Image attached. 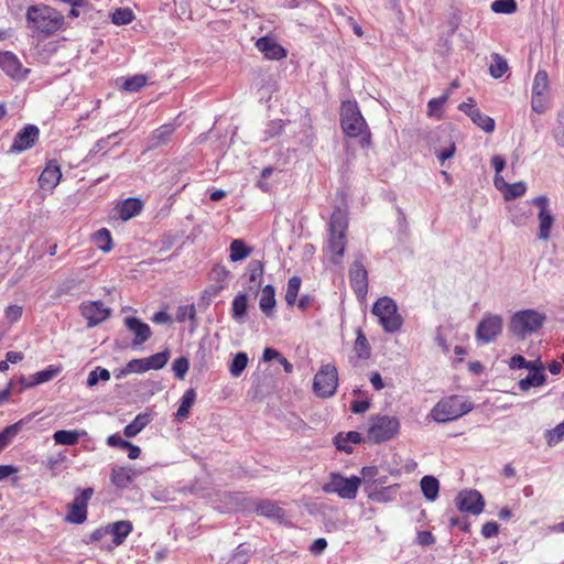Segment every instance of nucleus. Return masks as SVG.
I'll return each mask as SVG.
<instances>
[{"instance_id":"obj_1","label":"nucleus","mask_w":564,"mask_h":564,"mask_svg":"<svg viewBox=\"0 0 564 564\" xmlns=\"http://www.w3.org/2000/svg\"><path fill=\"white\" fill-rule=\"evenodd\" d=\"M25 18L28 28L44 37L59 31L64 25V15L55 8L44 3L30 6Z\"/></svg>"},{"instance_id":"obj_2","label":"nucleus","mask_w":564,"mask_h":564,"mask_svg":"<svg viewBox=\"0 0 564 564\" xmlns=\"http://www.w3.org/2000/svg\"><path fill=\"white\" fill-rule=\"evenodd\" d=\"M340 127L345 137L359 138L361 148H370L371 132L356 101L346 100L341 102Z\"/></svg>"},{"instance_id":"obj_3","label":"nucleus","mask_w":564,"mask_h":564,"mask_svg":"<svg viewBox=\"0 0 564 564\" xmlns=\"http://www.w3.org/2000/svg\"><path fill=\"white\" fill-rule=\"evenodd\" d=\"M348 228L347 213L337 207L328 224V246L327 250L333 263H340L346 250V231Z\"/></svg>"},{"instance_id":"obj_4","label":"nucleus","mask_w":564,"mask_h":564,"mask_svg":"<svg viewBox=\"0 0 564 564\" xmlns=\"http://www.w3.org/2000/svg\"><path fill=\"white\" fill-rule=\"evenodd\" d=\"M473 409V402L459 395H449L441 399L434 405L431 416L436 422L446 423L467 414Z\"/></svg>"},{"instance_id":"obj_5","label":"nucleus","mask_w":564,"mask_h":564,"mask_svg":"<svg viewBox=\"0 0 564 564\" xmlns=\"http://www.w3.org/2000/svg\"><path fill=\"white\" fill-rule=\"evenodd\" d=\"M546 316L535 310H523L514 313L510 319V332L523 339L527 335L538 332L544 324Z\"/></svg>"},{"instance_id":"obj_6","label":"nucleus","mask_w":564,"mask_h":564,"mask_svg":"<svg viewBox=\"0 0 564 564\" xmlns=\"http://www.w3.org/2000/svg\"><path fill=\"white\" fill-rule=\"evenodd\" d=\"M400 426V421L397 416L372 415L369 419L367 436L372 443L380 444L397 436Z\"/></svg>"},{"instance_id":"obj_7","label":"nucleus","mask_w":564,"mask_h":564,"mask_svg":"<svg viewBox=\"0 0 564 564\" xmlns=\"http://www.w3.org/2000/svg\"><path fill=\"white\" fill-rule=\"evenodd\" d=\"M338 370L332 364H323L314 376L312 390L313 393L321 399L333 397L338 389Z\"/></svg>"},{"instance_id":"obj_8","label":"nucleus","mask_w":564,"mask_h":564,"mask_svg":"<svg viewBox=\"0 0 564 564\" xmlns=\"http://www.w3.org/2000/svg\"><path fill=\"white\" fill-rule=\"evenodd\" d=\"M372 314L378 317L379 324L386 333H395L403 324L395 302L389 296L377 300L372 307Z\"/></svg>"},{"instance_id":"obj_9","label":"nucleus","mask_w":564,"mask_h":564,"mask_svg":"<svg viewBox=\"0 0 564 564\" xmlns=\"http://www.w3.org/2000/svg\"><path fill=\"white\" fill-rule=\"evenodd\" d=\"M360 485L361 479L357 476L346 478L338 473H330L329 480L323 485L322 490L325 494H336L341 499L354 500Z\"/></svg>"},{"instance_id":"obj_10","label":"nucleus","mask_w":564,"mask_h":564,"mask_svg":"<svg viewBox=\"0 0 564 564\" xmlns=\"http://www.w3.org/2000/svg\"><path fill=\"white\" fill-rule=\"evenodd\" d=\"M531 204L539 209L538 213V239L542 241H549L551 238V231L555 224V217L550 207V199L545 195H540L532 198Z\"/></svg>"},{"instance_id":"obj_11","label":"nucleus","mask_w":564,"mask_h":564,"mask_svg":"<svg viewBox=\"0 0 564 564\" xmlns=\"http://www.w3.org/2000/svg\"><path fill=\"white\" fill-rule=\"evenodd\" d=\"M93 495V488L80 490L79 495L76 496L73 502L69 505L65 520L74 524L84 523L87 519V505Z\"/></svg>"},{"instance_id":"obj_12","label":"nucleus","mask_w":564,"mask_h":564,"mask_svg":"<svg viewBox=\"0 0 564 564\" xmlns=\"http://www.w3.org/2000/svg\"><path fill=\"white\" fill-rule=\"evenodd\" d=\"M502 330V318L499 315H486L478 324L476 337L482 343L495 340Z\"/></svg>"},{"instance_id":"obj_13","label":"nucleus","mask_w":564,"mask_h":564,"mask_svg":"<svg viewBox=\"0 0 564 564\" xmlns=\"http://www.w3.org/2000/svg\"><path fill=\"white\" fill-rule=\"evenodd\" d=\"M456 506L459 511L471 514H480L485 507L482 496L477 490H464L456 497Z\"/></svg>"},{"instance_id":"obj_14","label":"nucleus","mask_w":564,"mask_h":564,"mask_svg":"<svg viewBox=\"0 0 564 564\" xmlns=\"http://www.w3.org/2000/svg\"><path fill=\"white\" fill-rule=\"evenodd\" d=\"M0 68L12 79H24L30 73L29 68L23 67L19 57L10 52H0Z\"/></svg>"},{"instance_id":"obj_15","label":"nucleus","mask_w":564,"mask_h":564,"mask_svg":"<svg viewBox=\"0 0 564 564\" xmlns=\"http://www.w3.org/2000/svg\"><path fill=\"white\" fill-rule=\"evenodd\" d=\"M40 130L36 126L28 124L23 127L14 137L10 147L11 153H20L34 147L39 140Z\"/></svg>"},{"instance_id":"obj_16","label":"nucleus","mask_w":564,"mask_h":564,"mask_svg":"<svg viewBox=\"0 0 564 564\" xmlns=\"http://www.w3.org/2000/svg\"><path fill=\"white\" fill-rule=\"evenodd\" d=\"M229 274H230V272L225 265H221V264L214 265L209 272V279L212 281H214L215 284L207 286L203 291L202 299L210 300V299L217 296L226 288V282H227Z\"/></svg>"},{"instance_id":"obj_17","label":"nucleus","mask_w":564,"mask_h":564,"mask_svg":"<svg viewBox=\"0 0 564 564\" xmlns=\"http://www.w3.org/2000/svg\"><path fill=\"white\" fill-rule=\"evenodd\" d=\"M80 312L87 319L88 326H96L106 321L110 315V310L101 301L82 303Z\"/></svg>"},{"instance_id":"obj_18","label":"nucleus","mask_w":564,"mask_h":564,"mask_svg":"<svg viewBox=\"0 0 564 564\" xmlns=\"http://www.w3.org/2000/svg\"><path fill=\"white\" fill-rule=\"evenodd\" d=\"M349 282L357 297L364 299L368 292V271L361 262L352 263L349 270Z\"/></svg>"},{"instance_id":"obj_19","label":"nucleus","mask_w":564,"mask_h":564,"mask_svg":"<svg viewBox=\"0 0 564 564\" xmlns=\"http://www.w3.org/2000/svg\"><path fill=\"white\" fill-rule=\"evenodd\" d=\"M61 178L62 172L57 161H48L39 176V186L44 191L53 192V189L59 184Z\"/></svg>"},{"instance_id":"obj_20","label":"nucleus","mask_w":564,"mask_h":564,"mask_svg":"<svg viewBox=\"0 0 564 564\" xmlns=\"http://www.w3.org/2000/svg\"><path fill=\"white\" fill-rule=\"evenodd\" d=\"M142 209V200L140 198L130 197L118 203L113 208V212L119 219L127 221L139 215Z\"/></svg>"},{"instance_id":"obj_21","label":"nucleus","mask_w":564,"mask_h":564,"mask_svg":"<svg viewBox=\"0 0 564 564\" xmlns=\"http://www.w3.org/2000/svg\"><path fill=\"white\" fill-rule=\"evenodd\" d=\"M256 47L269 59H282L286 56V51L273 39L262 36L257 40Z\"/></svg>"},{"instance_id":"obj_22","label":"nucleus","mask_w":564,"mask_h":564,"mask_svg":"<svg viewBox=\"0 0 564 564\" xmlns=\"http://www.w3.org/2000/svg\"><path fill=\"white\" fill-rule=\"evenodd\" d=\"M124 325L130 332L134 334V345H141L145 343L152 335L150 326L137 317H126Z\"/></svg>"},{"instance_id":"obj_23","label":"nucleus","mask_w":564,"mask_h":564,"mask_svg":"<svg viewBox=\"0 0 564 564\" xmlns=\"http://www.w3.org/2000/svg\"><path fill=\"white\" fill-rule=\"evenodd\" d=\"M175 130L176 124L174 122L164 123L153 130L150 135L151 148L166 144L171 140Z\"/></svg>"},{"instance_id":"obj_24","label":"nucleus","mask_w":564,"mask_h":564,"mask_svg":"<svg viewBox=\"0 0 564 564\" xmlns=\"http://www.w3.org/2000/svg\"><path fill=\"white\" fill-rule=\"evenodd\" d=\"M135 473L130 467L116 466L110 474V481L117 488H127L133 480Z\"/></svg>"},{"instance_id":"obj_25","label":"nucleus","mask_w":564,"mask_h":564,"mask_svg":"<svg viewBox=\"0 0 564 564\" xmlns=\"http://www.w3.org/2000/svg\"><path fill=\"white\" fill-rule=\"evenodd\" d=\"M132 523L127 520L116 521L108 525L107 532L111 534L112 542L118 546L132 532Z\"/></svg>"},{"instance_id":"obj_26","label":"nucleus","mask_w":564,"mask_h":564,"mask_svg":"<svg viewBox=\"0 0 564 564\" xmlns=\"http://www.w3.org/2000/svg\"><path fill=\"white\" fill-rule=\"evenodd\" d=\"M247 270L249 276L248 290L251 292H258L262 283L264 264L260 260H251Z\"/></svg>"},{"instance_id":"obj_27","label":"nucleus","mask_w":564,"mask_h":564,"mask_svg":"<svg viewBox=\"0 0 564 564\" xmlns=\"http://www.w3.org/2000/svg\"><path fill=\"white\" fill-rule=\"evenodd\" d=\"M354 352H355V355L350 358V360L368 359L371 356V347L369 345V341H368L364 330L360 327H358L356 329Z\"/></svg>"},{"instance_id":"obj_28","label":"nucleus","mask_w":564,"mask_h":564,"mask_svg":"<svg viewBox=\"0 0 564 564\" xmlns=\"http://www.w3.org/2000/svg\"><path fill=\"white\" fill-rule=\"evenodd\" d=\"M275 304V290L271 284H268L261 290L259 307L267 317H272Z\"/></svg>"},{"instance_id":"obj_29","label":"nucleus","mask_w":564,"mask_h":564,"mask_svg":"<svg viewBox=\"0 0 564 564\" xmlns=\"http://www.w3.org/2000/svg\"><path fill=\"white\" fill-rule=\"evenodd\" d=\"M254 510L258 516L268 517V518H276L282 519L285 516L284 510L279 507V505L271 500H261L259 501Z\"/></svg>"},{"instance_id":"obj_30","label":"nucleus","mask_w":564,"mask_h":564,"mask_svg":"<svg viewBox=\"0 0 564 564\" xmlns=\"http://www.w3.org/2000/svg\"><path fill=\"white\" fill-rule=\"evenodd\" d=\"M196 391L193 388H189L185 391L181 398V404L176 412V419L178 421L186 420L189 416V410L196 401Z\"/></svg>"},{"instance_id":"obj_31","label":"nucleus","mask_w":564,"mask_h":564,"mask_svg":"<svg viewBox=\"0 0 564 564\" xmlns=\"http://www.w3.org/2000/svg\"><path fill=\"white\" fill-rule=\"evenodd\" d=\"M229 258L232 262L247 259L252 253V248L248 247L242 239H235L229 247Z\"/></svg>"},{"instance_id":"obj_32","label":"nucleus","mask_w":564,"mask_h":564,"mask_svg":"<svg viewBox=\"0 0 564 564\" xmlns=\"http://www.w3.org/2000/svg\"><path fill=\"white\" fill-rule=\"evenodd\" d=\"M151 422V415L148 413L138 414L134 420L129 423L123 433L127 437L137 436L149 423Z\"/></svg>"},{"instance_id":"obj_33","label":"nucleus","mask_w":564,"mask_h":564,"mask_svg":"<svg viewBox=\"0 0 564 564\" xmlns=\"http://www.w3.org/2000/svg\"><path fill=\"white\" fill-rule=\"evenodd\" d=\"M248 310V296L245 293L237 294L231 302V317L235 321H242Z\"/></svg>"},{"instance_id":"obj_34","label":"nucleus","mask_w":564,"mask_h":564,"mask_svg":"<svg viewBox=\"0 0 564 564\" xmlns=\"http://www.w3.org/2000/svg\"><path fill=\"white\" fill-rule=\"evenodd\" d=\"M546 376L542 371L530 372L525 378L518 382V387L522 392L529 391L532 387H541L545 383Z\"/></svg>"},{"instance_id":"obj_35","label":"nucleus","mask_w":564,"mask_h":564,"mask_svg":"<svg viewBox=\"0 0 564 564\" xmlns=\"http://www.w3.org/2000/svg\"><path fill=\"white\" fill-rule=\"evenodd\" d=\"M421 490L424 497L434 501L438 495L440 482L434 476H424L420 481Z\"/></svg>"},{"instance_id":"obj_36","label":"nucleus","mask_w":564,"mask_h":564,"mask_svg":"<svg viewBox=\"0 0 564 564\" xmlns=\"http://www.w3.org/2000/svg\"><path fill=\"white\" fill-rule=\"evenodd\" d=\"M93 241L96 245V247L104 252H109L113 248L111 232L107 228H101L97 230L93 235Z\"/></svg>"},{"instance_id":"obj_37","label":"nucleus","mask_w":564,"mask_h":564,"mask_svg":"<svg viewBox=\"0 0 564 564\" xmlns=\"http://www.w3.org/2000/svg\"><path fill=\"white\" fill-rule=\"evenodd\" d=\"M23 425V420H20L0 432V453L12 442L18 435Z\"/></svg>"},{"instance_id":"obj_38","label":"nucleus","mask_w":564,"mask_h":564,"mask_svg":"<svg viewBox=\"0 0 564 564\" xmlns=\"http://www.w3.org/2000/svg\"><path fill=\"white\" fill-rule=\"evenodd\" d=\"M469 118L476 126L488 133L495 130V120L480 110H470Z\"/></svg>"},{"instance_id":"obj_39","label":"nucleus","mask_w":564,"mask_h":564,"mask_svg":"<svg viewBox=\"0 0 564 564\" xmlns=\"http://www.w3.org/2000/svg\"><path fill=\"white\" fill-rule=\"evenodd\" d=\"M80 433L78 431L58 430L53 434V440L59 445H75L79 441Z\"/></svg>"},{"instance_id":"obj_40","label":"nucleus","mask_w":564,"mask_h":564,"mask_svg":"<svg viewBox=\"0 0 564 564\" xmlns=\"http://www.w3.org/2000/svg\"><path fill=\"white\" fill-rule=\"evenodd\" d=\"M491 64L489 66V73L494 78L502 77L509 69L507 61L499 54L494 53L491 55Z\"/></svg>"},{"instance_id":"obj_41","label":"nucleus","mask_w":564,"mask_h":564,"mask_svg":"<svg viewBox=\"0 0 564 564\" xmlns=\"http://www.w3.org/2000/svg\"><path fill=\"white\" fill-rule=\"evenodd\" d=\"M549 76L544 69H539L534 76L532 84V94L546 95L549 91Z\"/></svg>"},{"instance_id":"obj_42","label":"nucleus","mask_w":564,"mask_h":564,"mask_svg":"<svg viewBox=\"0 0 564 564\" xmlns=\"http://www.w3.org/2000/svg\"><path fill=\"white\" fill-rule=\"evenodd\" d=\"M301 283L302 281L299 276H292L289 279L284 296L285 302L288 303L289 306H293L295 304L301 288Z\"/></svg>"},{"instance_id":"obj_43","label":"nucleus","mask_w":564,"mask_h":564,"mask_svg":"<svg viewBox=\"0 0 564 564\" xmlns=\"http://www.w3.org/2000/svg\"><path fill=\"white\" fill-rule=\"evenodd\" d=\"M134 20V13L129 8H119L111 15V21L116 25L129 24Z\"/></svg>"},{"instance_id":"obj_44","label":"nucleus","mask_w":564,"mask_h":564,"mask_svg":"<svg viewBox=\"0 0 564 564\" xmlns=\"http://www.w3.org/2000/svg\"><path fill=\"white\" fill-rule=\"evenodd\" d=\"M448 94H443L438 98H433L427 102V116L440 118L443 112V107L448 99Z\"/></svg>"},{"instance_id":"obj_45","label":"nucleus","mask_w":564,"mask_h":564,"mask_svg":"<svg viewBox=\"0 0 564 564\" xmlns=\"http://www.w3.org/2000/svg\"><path fill=\"white\" fill-rule=\"evenodd\" d=\"M147 80H148V78L145 75H142V74L134 75V76L127 78L123 82L121 87L126 91H131V93L139 91L142 87H144L147 85Z\"/></svg>"},{"instance_id":"obj_46","label":"nucleus","mask_w":564,"mask_h":564,"mask_svg":"<svg viewBox=\"0 0 564 564\" xmlns=\"http://www.w3.org/2000/svg\"><path fill=\"white\" fill-rule=\"evenodd\" d=\"M59 373V368L50 366L47 369L41 370L33 376V381L29 386H36L52 380Z\"/></svg>"},{"instance_id":"obj_47","label":"nucleus","mask_w":564,"mask_h":564,"mask_svg":"<svg viewBox=\"0 0 564 564\" xmlns=\"http://www.w3.org/2000/svg\"><path fill=\"white\" fill-rule=\"evenodd\" d=\"M248 365V356L246 352H238L235 355L230 365V373L234 377H239Z\"/></svg>"},{"instance_id":"obj_48","label":"nucleus","mask_w":564,"mask_h":564,"mask_svg":"<svg viewBox=\"0 0 564 564\" xmlns=\"http://www.w3.org/2000/svg\"><path fill=\"white\" fill-rule=\"evenodd\" d=\"M495 13L511 14L517 11L516 0H495L491 3Z\"/></svg>"},{"instance_id":"obj_49","label":"nucleus","mask_w":564,"mask_h":564,"mask_svg":"<svg viewBox=\"0 0 564 564\" xmlns=\"http://www.w3.org/2000/svg\"><path fill=\"white\" fill-rule=\"evenodd\" d=\"M525 189L527 186L523 182H517L512 184L508 183V186L502 195L506 200H511L522 196L525 193Z\"/></svg>"},{"instance_id":"obj_50","label":"nucleus","mask_w":564,"mask_h":564,"mask_svg":"<svg viewBox=\"0 0 564 564\" xmlns=\"http://www.w3.org/2000/svg\"><path fill=\"white\" fill-rule=\"evenodd\" d=\"M545 438L549 446L558 444L564 438V422H561L552 430H547Z\"/></svg>"},{"instance_id":"obj_51","label":"nucleus","mask_w":564,"mask_h":564,"mask_svg":"<svg viewBox=\"0 0 564 564\" xmlns=\"http://www.w3.org/2000/svg\"><path fill=\"white\" fill-rule=\"evenodd\" d=\"M110 379V372L101 367H97L91 370L87 378V386L94 387L98 383L99 380L108 381Z\"/></svg>"},{"instance_id":"obj_52","label":"nucleus","mask_w":564,"mask_h":564,"mask_svg":"<svg viewBox=\"0 0 564 564\" xmlns=\"http://www.w3.org/2000/svg\"><path fill=\"white\" fill-rule=\"evenodd\" d=\"M148 365L150 369L159 370L163 368L167 360H169V354L167 352H156L150 357L147 358Z\"/></svg>"},{"instance_id":"obj_53","label":"nucleus","mask_w":564,"mask_h":564,"mask_svg":"<svg viewBox=\"0 0 564 564\" xmlns=\"http://www.w3.org/2000/svg\"><path fill=\"white\" fill-rule=\"evenodd\" d=\"M557 126L553 130V138L556 143L564 147V109L557 115Z\"/></svg>"},{"instance_id":"obj_54","label":"nucleus","mask_w":564,"mask_h":564,"mask_svg":"<svg viewBox=\"0 0 564 564\" xmlns=\"http://www.w3.org/2000/svg\"><path fill=\"white\" fill-rule=\"evenodd\" d=\"M188 360L185 357L176 358L173 362V371L176 378L184 379L186 372L188 371Z\"/></svg>"},{"instance_id":"obj_55","label":"nucleus","mask_w":564,"mask_h":564,"mask_svg":"<svg viewBox=\"0 0 564 564\" xmlns=\"http://www.w3.org/2000/svg\"><path fill=\"white\" fill-rule=\"evenodd\" d=\"M546 95L532 94L531 107L536 113H543L546 110Z\"/></svg>"},{"instance_id":"obj_56","label":"nucleus","mask_w":564,"mask_h":564,"mask_svg":"<svg viewBox=\"0 0 564 564\" xmlns=\"http://www.w3.org/2000/svg\"><path fill=\"white\" fill-rule=\"evenodd\" d=\"M127 369L129 372L137 373L150 370L147 358L130 360L127 365Z\"/></svg>"},{"instance_id":"obj_57","label":"nucleus","mask_w":564,"mask_h":564,"mask_svg":"<svg viewBox=\"0 0 564 564\" xmlns=\"http://www.w3.org/2000/svg\"><path fill=\"white\" fill-rule=\"evenodd\" d=\"M23 313L22 306L19 305H10L4 311V316L10 323L18 322Z\"/></svg>"},{"instance_id":"obj_58","label":"nucleus","mask_w":564,"mask_h":564,"mask_svg":"<svg viewBox=\"0 0 564 564\" xmlns=\"http://www.w3.org/2000/svg\"><path fill=\"white\" fill-rule=\"evenodd\" d=\"M107 445L110 447H119L121 449H126L127 446H130V442L123 440L118 434H111L107 437Z\"/></svg>"},{"instance_id":"obj_59","label":"nucleus","mask_w":564,"mask_h":564,"mask_svg":"<svg viewBox=\"0 0 564 564\" xmlns=\"http://www.w3.org/2000/svg\"><path fill=\"white\" fill-rule=\"evenodd\" d=\"M499 533V524L497 522H486L481 528V534L484 538L489 539Z\"/></svg>"},{"instance_id":"obj_60","label":"nucleus","mask_w":564,"mask_h":564,"mask_svg":"<svg viewBox=\"0 0 564 564\" xmlns=\"http://www.w3.org/2000/svg\"><path fill=\"white\" fill-rule=\"evenodd\" d=\"M449 525L457 527L464 532H469L470 530V523L467 518L452 517L449 519Z\"/></svg>"},{"instance_id":"obj_61","label":"nucleus","mask_w":564,"mask_h":564,"mask_svg":"<svg viewBox=\"0 0 564 564\" xmlns=\"http://www.w3.org/2000/svg\"><path fill=\"white\" fill-rule=\"evenodd\" d=\"M369 408L370 402L368 400H355L350 403V410L356 414L365 413Z\"/></svg>"},{"instance_id":"obj_62","label":"nucleus","mask_w":564,"mask_h":564,"mask_svg":"<svg viewBox=\"0 0 564 564\" xmlns=\"http://www.w3.org/2000/svg\"><path fill=\"white\" fill-rule=\"evenodd\" d=\"M326 547H327L326 539L318 538V539L314 540V542L311 544L310 551L314 555H319L325 551Z\"/></svg>"},{"instance_id":"obj_63","label":"nucleus","mask_w":564,"mask_h":564,"mask_svg":"<svg viewBox=\"0 0 564 564\" xmlns=\"http://www.w3.org/2000/svg\"><path fill=\"white\" fill-rule=\"evenodd\" d=\"M509 367L511 369H525L527 360L521 355H514L509 360Z\"/></svg>"},{"instance_id":"obj_64","label":"nucleus","mask_w":564,"mask_h":564,"mask_svg":"<svg viewBox=\"0 0 564 564\" xmlns=\"http://www.w3.org/2000/svg\"><path fill=\"white\" fill-rule=\"evenodd\" d=\"M417 542L421 545H430L435 542V538L430 531H421L417 534Z\"/></svg>"}]
</instances>
